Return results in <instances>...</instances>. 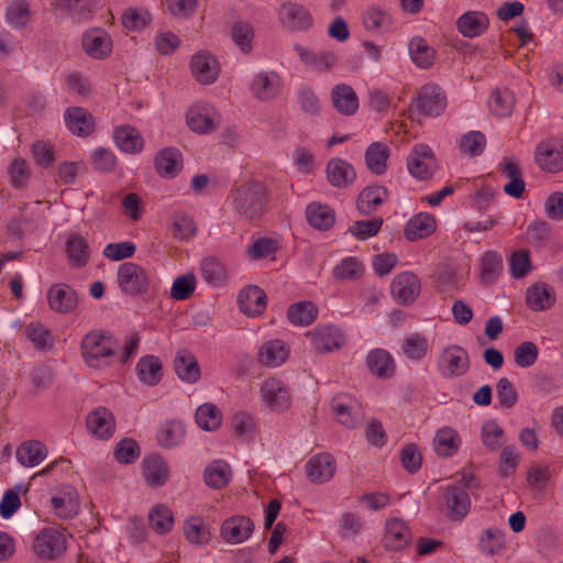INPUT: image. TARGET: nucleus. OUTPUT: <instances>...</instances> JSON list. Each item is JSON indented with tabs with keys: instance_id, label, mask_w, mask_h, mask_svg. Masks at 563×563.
I'll return each mask as SVG.
<instances>
[{
	"instance_id": "37998d69",
	"label": "nucleus",
	"mask_w": 563,
	"mask_h": 563,
	"mask_svg": "<svg viewBox=\"0 0 563 563\" xmlns=\"http://www.w3.org/2000/svg\"><path fill=\"white\" fill-rule=\"evenodd\" d=\"M306 219L311 227L328 230L335 221V213L328 205L311 202L306 208Z\"/></svg>"
},
{
	"instance_id": "cd10ccee",
	"label": "nucleus",
	"mask_w": 563,
	"mask_h": 563,
	"mask_svg": "<svg viewBox=\"0 0 563 563\" xmlns=\"http://www.w3.org/2000/svg\"><path fill=\"white\" fill-rule=\"evenodd\" d=\"M67 129L75 135L88 136L95 129L92 115L81 107L68 108L64 113Z\"/></svg>"
},
{
	"instance_id": "f704fd0d",
	"label": "nucleus",
	"mask_w": 563,
	"mask_h": 563,
	"mask_svg": "<svg viewBox=\"0 0 563 563\" xmlns=\"http://www.w3.org/2000/svg\"><path fill=\"white\" fill-rule=\"evenodd\" d=\"M177 376L186 383L194 384L200 379V367L196 356L184 349L177 352L174 361Z\"/></svg>"
},
{
	"instance_id": "f3484780",
	"label": "nucleus",
	"mask_w": 563,
	"mask_h": 563,
	"mask_svg": "<svg viewBox=\"0 0 563 563\" xmlns=\"http://www.w3.org/2000/svg\"><path fill=\"white\" fill-rule=\"evenodd\" d=\"M190 69L196 80L202 85L213 84L220 73L216 57L208 51H199L192 55Z\"/></svg>"
},
{
	"instance_id": "39448f33",
	"label": "nucleus",
	"mask_w": 563,
	"mask_h": 563,
	"mask_svg": "<svg viewBox=\"0 0 563 563\" xmlns=\"http://www.w3.org/2000/svg\"><path fill=\"white\" fill-rule=\"evenodd\" d=\"M470 510L471 498L463 486L451 484L443 488L442 511L451 521H462Z\"/></svg>"
},
{
	"instance_id": "72a5a7b5",
	"label": "nucleus",
	"mask_w": 563,
	"mask_h": 563,
	"mask_svg": "<svg viewBox=\"0 0 563 563\" xmlns=\"http://www.w3.org/2000/svg\"><path fill=\"white\" fill-rule=\"evenodd\" d=\"M115 145L124 153L137 154L144 147V139L135 128L131 125H121L113 132Z\"/></svg>"
},
{
	"instance_id": "c03bdc74",
	"label": "nucleus",
	"mask_w": 563,
	"mask_h": 563,
	"mask_svg": "<svg viewBox=\"0 0 563 563\" xmlns=\"http://www.w3.org/2000/svg\"><path fill=\"white\" fill-rule=\"evenodd\" d=\"M388 197L387 189L383 186L364 188L357 198L356 207L362 214H371Z\"/></svg>"
},
{
	"instance_id": "0e129e2a",
	"label": "nucleus",
	"mask_w": 563,
	"mask_h": 563,
	"mask_svg": "<svg viewBox=\"0 0 563 563\" xmlns=\"http://www.w3.org/2000/svg\"><path fill=\"white\" fill-rule=\"evenodd\" d=\"M7 22L14 29H22L30 22L31 13L29 3L24 0L11 2L7 8Z\"/></svg>"
},
{
	"instance_id": "f03ea898",
	"label": "nucleus",
	"mask_w": 563,
	"mask_h": 563,
	"mask_svg": "<svg viewBox=\"0 0 563 563\" xmlns=\"http://www.w3.org/2000/svg\"><path fill=\"white\" fill-rule=\"evenodd\" d=\"M231 203L236 213L253 220L266 210L268 192L260 180H249L238 186L230 195Z\"/></svg>"
},
{
	"instance_id": "c9c22d12",
	"label": "nucleus",
	"mask_w": 563,
	"mask_h": 563,
	"mask_svg": "<svg viewBox=\"0 0 563 563\" xmlns=\"http://www.w3.org/2000/svg\"><path fill=\"white\" fill-rule=\"evenodd\" d=\"M154 165L161 176L174 177L183 167L181 153L175 147H165L156 154Z\"/></svg>"
},
{
	"instance_id": "393cba45",
	"label": "nucleus",
	"mask_w": 563,
	"mask_h": 563,
	"mask_svg": "<svg viewBox=\"0 0 563 563\" xmlns=\"http://www.w3.org/2000/svg\"><path fill=\"white\" fill-rule=\"evenodd\" d=\"M498 172L508 180L504 185V192L516 199L521 198L526 188V183L517 161L505 159L500 162L498 164Z\"/></svg>"
},
{
	"instance_id": "58836bf2",
	"label": "nucleus",
	"mask_w": 563,
	"mask_h": 563,
	"mask_svg": "<svg viewBox=\"0 0 563 563\" xmlns=\"http://www.w3.org/2000/svg\"><path fill=\"white\" fill-rule=\"evenodd\" d=\"M143 475L148 485L163 486L168 481V465L159 456H147L143 461Z\"/></svg>"
},
{
	"instance_id": "e433bc0d",
	"label": "nucleus",
	"mask_w": 563,
	"mask_h": 563,
	"mask_svg": "<svg viewBox=\"0 0 563 563\" xmlns=\"http://www.w3.org/2000/svg\"><path fill=\"white\" fill-rule=\"evenodd\" d=\"M411 62L421 69L430 68L435 60V49L422 36H413L408 43Z\"/></svg>"
},
{
	"instance_id": "774afa93",
	"label": "nucleus",
	"mask_w": 563,
	"mask_h": 563,
	"mask_svg": "<svg viewBox=\"0 0 563 563\" xmlns=\"http://www.w3.org/2000/svg\"><path fill=\"white\" fill-rule=\"evenodd\" d=\"M201 274L206 283L213 286H221L227 279V269L217 258H206L201 263Z\"/></svg>"
},
{
	"instance_id": "423d86ee",
	"label": "nucleus",
	"mask_w": 563,
	"mask_h": 563,
	"mask_svg": "<svg viewBox=\"0 0 563 563\" xmlns=\"http://www.w3.org/2000/svg\"><path fill=\"white\" fill-rule=\"evenodd\" d=\"M470 366L467 352L460 345H449L441 351L437 360L438 372L450 379L465 374Z\"/></svg>"
},
{
	"instance_id": "6e6552de",
	"label": "nucleus",
	"mask_w": 563,
	"mask_h": 563,
	"mask_svg": "<svg viewBox=\"0 0 563 563\" xmlns=\"http://www.w3.org/2000/svg\"><path fill=\"white\" fill-rule=\"evenodd\" d=\"M186 121L191 131L199 134H209L219 126L220 114L213 106L197 102L188 109Z\"/></svg>"
},
{
	"instance_id": "bf43d9fd",
	"label": "nucleus",
	"mask_w": 563,
	"mask_h": 563,
	"mask_svg": "<svg viewBox=\"0 0 563 563\" xmlns=\"http://www.w3.org/2000/svg\"><path fill=\"white\" fill-rule=\"evenodd\" d=\"M401 350L409 360L419 361L427 355L429 343L424 335L411 333L404 339Z\"/></svg>"
},
{
	"instance_id": "0eeeda50",
	"label": "nucleus",
	"mask_w": 563,
	"mask_h": 563,
	"mask_svg": "<svg viewBox=\"0 0 563 563\" xmlns=\"http://www.w3.org/2000/svg\"><path fill=\"white\" fill-rule=\"evenodd\" d=\"M66 533L64 529L48 527L43 528L34 539V551L42 558L53 560L66 551Z\"/></svg>"
},
{
	"instance_id": "a19ab883",
	"label": "nucleus",
	"mask_w": 563,
	"mask_h": 563,
	"mask_svg": "<svg viewBox=\"0 0 563 563\" xmlns=\"http://www.w3.org/2000/svg\"><path fill=\"white\" fill-rule=\"evenodd\" d=\"M47 455L44 443L36 440L23 442L16 450L15 456L19 463L26 467H34L42 463Z\"/></svg>"
},
{
	"instance_id": "de8ad7c7",
	"label": "nucleus",
	"mask_w": 563,
	"mask_h": 563,
	"mask_svg": "<svg viewBox=\"0 0 563 563\" xmlns=\"http://www.w3.org/2000/svg\"><path fill=\"white\" fill-rule=\"evenodd\" d=\"M319 310L311 301H300L291 305L287 310V318L294 325L307 327L318 317Z\"/></svg>"
},
{
	"instance_id": "a18cd8bd",
	"label": "nucleus",
	"mask_w": 563,
	"mask_h": 563,
	"mask_svg": "<svg viewBox=\"0 0 563 563\" xmlns=\"http://www.w3.org/2000/svg\"><path fill=\"white\" fill-rule=\"evenodd\" d=\"M332 411L338 421L346 428H353L357 419V405L347 396H338L331 402Z\"/></svg>"
},
{
	"instance_id": "aec40b11",
	"label": "nucleus",
	"mask_w": 563,
	"mask_h": 563,
	"mask_svg": "<svg viewBox=\"0 0 563 563\" xmlns=\"http://www.w3.org/2000/svg\"><path fill=\"white\" fill-rule=\"evenodd\" d=\"M47 302L52 310L57 313H69L78 305L76 291L67 284H54L47 290Z\"/></svg>"
},
{
	"instance_id": "c756f323",
	"label": "nucleus",
	"mask_w": 563,
	"mask_h": 563,
	"mask_svg": "<svg viewBox=\"0 0 563 563\" xmlns=\"http://www.w3.org/2000/svg\"><path fill=\"white\" fill-rule=\"evenodd\" d=\"M489 25L488 16L482 11H467L456 21L457 31L465 37L474 38L486 32Z\"/></svg>"
},
{
	"instance_id": "5fc2aeb1",
	"label": "nucleus",
	"mask_w": 563,
	"mask_h": 563,
	"mask_svg": "<svg viewBox=\"0 0 563 563\" xmlns=\"http://www.w3.org/2000/svg\"><path fill=\"white\" fill-rule=\"evenodd\" d=\"M184 534L190 543L196 545H203L210 541L209 528L200 517H191L185 521Z\"/></svg>"
},
{
	"instance_id": "20e7f679",
	"label": "nucleus",
	"mask_w": 563,
	"mask_h": 563,
	"mask_svg": "<svg viewBox=\"0 0 563 563\" xmlns=\"http://www.w3.org/2000/svg\"><path fill=\"white\" fill-rule=\"evenodd\" d=\"M262 404L272 411L282 412L291 405V396L286 384L276 376L265 378L260 386Z\"/></svg>"
},
{
	"instance_id": "a211bd4d",
	"label": "nucleus",
	"mask_w": 563,
	"mask_h": 563,
	"mask_svg": "<svg viewBox=\"0 0 563 563\" xmlns=\"http://www.w3.org/2000/svg\"><path fill=\"white\" fill-rule=\"evenodd\" d=\"M253 531V521L246 516L238 515L223 521L220 536L229 544H240L249 540Z\"/></svg>"
},
{
	"instance_id": "4be33fe9",
	"label": "nucleus",
	"mask_w": 563,
	"mask_h": 563,
	"mask_svg": "<svg viewBox=\"0 0 563 563\" xmlns=\"http://www.w3.org/2000/svg\"><path fill=\"white\" fill-rule=\"evenodd\" d=\"M294 49L306 67L318 73L331 70L338 62L336 55L329 51L317 53L300 44H295Z\"/></svg>"
},
{
	"instance_id": "052dcab7",
	"label": "nucleus",
	"mask_w": 563,
	"mask_h": 563,
	"mask_svg": "<svg viewBox=\"0 0 563 563\" xmlns=\"http://www.w3.org/2000/svg\"><path fill=\"white\" fill-rule=\"evenodd\" d=\"M364 527L365 522L358 514L346 511L338 520V534L342 539H350L361 534Z\"/></svg>"
},
{
	"instance_id": "69168bd1",
	"label": "nucleus",
	"mask_w": 563,
	"mask_h": 563,
	"mask_svg": "<svg viewBox=\"0 0 563 563\" xmlns=\"http://www.w3.org/2000/svg\"><path fill=\"white\" fill-rule=\"evenodd\" d=\"M383 223L384 220L380 217H375L369 220L355 221L349 227L346 232L357 240L364 241L375 236L380 231Z\"/></svg>"
},
{
	"instance_id": "f8f14e48",
	"label": "nucleus",
	"mask_w": 563,
	"mask_h": 563,
	"mask_svg": "<svg viewBox=\"0 0 563 563\" xmlns=\"http://www.w3.org/2000/svg\"><path fill=\"white\" fill-rule=\"evenodd\" d=\"M306 335L312 346L322 353L339 350L345 343V334L339 327L333 324L318 325L307 332Z\"/></svg>"
},
{
	"instance_id": "79ce46f5",
	"label": "nucleus",
	"mask_w": 563,
	"mask_h": 563,
	"mask_svg": "<svg viewBox=\"0 0 563 563\" xmlns=\"http://www.w3.org/2000/svg\"><path fill=\"white\" fill-rule=\"evenodd\" d=\"M136 374L139 379L147 385H157L163 376V366L159 358L155 355H145L136 364Z\"/></svg>"
},
{
	"instance_id": "4c0bfd02",
	"label": "nucleus",
	"mask_w": 563,
	"mask_h": 563,
	"mask_svg": "<svg viewBox=\"0 0 563 563\" xmlns=\"http://www.w3.org/2000/svg\"><path fill=\"white\" fill-rule=\"evenodd\" d=\"M366 365L372 374L380 378H388L395 372L394 358L384 349L371 350L366 356Z\"/></svg>"
},
{
	"instance_id": "ddd939ff",
	"label": "nucleus",
	"mask_w": 563,
	"mask_h": 563,
	"mask_svg": "<svg viewBox=\"0 0 563 563\" xmlns=\"http://www.w3.org/2000/svg\"><path fill=\"white\" fill-rule=\"evenodd\" d=\"M290 356V345L280 339H271L258 345L256 361L261 366L277 368Z\"/></svg>"
},
{
	"instance_id": "4d7b16f0",
	"label": "nucleus",
	"mask_w": 563,
	"mask_h": 563,
	"mask_svg": "<svg viewBox=\"0 0 563 563\" xmlns=\"http://www.w3.org/2000/svg\"><path fill=\"white\" fill-rule=\"evenodd\" d=\"M389 156L388 147L383 143H372L365 152V161L368 169L380 175L386 170V162Z\"/></svg>"
},
{
	"instance_id": "338daca9",
	"label": "nucleus",
	"mask_w": 563,
	"mask_h": 563,
	"mask_svg": "<svg viewBox=\"0 0 563 563\" xmlns=\"http://www.w3.org/2000/svg\"><path fill=\"white\" fill-rule=\"evenodd\" d=\"M152 21L150 11L145 8H129L122 14V23L129 31H141Z\"/></svg>"
},
{
	"instance_id": "9b49d317",
	"label": "nucleus",
	"mask_w": 563,
	"mask_h": 563,
	"mask_svg": "<svg viewBox=\"0 0 563 563\" xmlns=\"http://www.w3.org/2000/svg\"><path fill=\"white\" fill-rule=\"evenodd\" d=\"M117 280L121 290L130 295L145 291L148 285L145 269L132 262H125L119 266Z\"/></svg>"
},
{
	"instance_id": "9d476101",
	"label": "nucleus",
	"mask_w": 563,
	"mask_h": 563,
	"mask_svg": "<svg viewBox=\"0 0 563 563\" xmlns=\"http://www.w3.org/2000/svg\"><path fill=\"white\" fill-rule=\"evenodd\" d=\"M278 20L289 31L306 32L313 24L310 11L297 2H285L278 10Z\"/></svg>"
},
{
	"instance_id": "2f4dec72",
	"label": "nucleus",
	"mask_w": 563,
	"mask_h": 563,
	"mask_svg": "<svg viewBox=\"0 0 563 563\" xmlns=\"http://www.w3.org/2000/svg\"><path fill=\"white\" fill-rule=\"evenodd\" d=\"M266 295L263 289L257 286H247L239 294V307L241 311L250 317L261 314L266 307Z\"/></svg>"
},
{
	"instance_id": "7c9ffc66",
	"label": "nucleus",
	"mask_w": 563,
	"mask_h": 563,
	"mask_svg": "<svg viewBox=\"0 0 563 563\" xmlns=\"http://www.w3.org/2000/svg\"><path fill=\"white\" fill-rule=\"evenodd\" d=\"M462 445V439L459 432L452 427L440 428L433 438V448L441 457H452Z\"/></svg>"
},
{
	"instance_id": "3c124183",
	"label": "nucleus",
	"mask_w": 563,
	"mask_h": 563,
	"mask_svg": "<svg viewBox=\"0 0 563 563\" xmlns=\"http://www.w3.org/2000/svg\"><path fill=\"white\" fill-rule=\"evenodd\" d=\"M365 272L364 264L355 256H346L334 266L332 276L338 280H356Z\"/></svg>"
},
{
	"instance_id": "603ef678",
	"label": "nucleus",
	"mask_w": 563,
	"mask_h": 563,
	"mask_svg": "<svg viewBox=\"0 0 563 563\" xmlns=\"http://www.w3.org/2000/svg\"><path fill=\"white\" fill-rule=\"evenodd\" d=\"M231 428L235 437L243 441H252L257 431L254 417L246 411H238L232 416Z\"/></svg>"
},
{
	"instance_id": "a878e982",
	"label": "nucleus",
	"mask_w": 563,
	"mask_h": 563,
	"mask_svg": "<svg viewBox=\"0 0 563 563\" xmlns=\"http://www.w3.org/2000/svg\"><path fill=\"white\" fill-rule=\"evenodd\" d=\"M65 252L73 267H85L90 261L91 247L86 238L78 233H69L67 235Z\"/></svg>"
},
{
	"instance_id": "864d4df0",
	"label": "nucleus",
	"mask_w": 563,
	"mask_h": 563,
	"mask_svg": "<svg viewBox=\"0 0 563 563\" xmlns=\"http://www.w3.org/2000/svg\"><path fill=\"white\" fill-rule=\"evenodd\" d=\"M148 523L156 533L169 532L174 526L172 510L163 504L154 506L148 512Z\"/></svg>"
},
{
	"instance_id": "49530a36",
	"label": "nucleus",
	"mask_w": 563,
	"mask_h": 563,
	"mask_svg": "<svg viewBox=\"0 0 563 563\" xmlns=\"http://www.w3.org/2000/svg\"><path fill=\"white\" fill-rule=\"evenodd\" d=\"M203 479L209 487L217 489L222 488L231 479V467L227 462L216 460L205 468Z\"/></svg>"
},
{
	"instance_id": "ea45409f",
	"label": "nucleus",
	"mask_w": 563,
	"mask_h": 563,
	"mask_svg": "<svg viewBox=\"0 0 563 563\" xmlns=\"http://www.w3.org/2000/svg\"><path fill=\"white\" fill-rule=\"evenodd\" d=\"M385 530L384 543L388 550L398 551L408 543L409 529L402 520L397 518L387 520Z\"/></svg>"
},
{
	"instance_id": "680f3d73",
	"label": "nucleus",
	"mask_w": 563,
	"mask_h": 563,
	"mask_svg": "<svg viewBox=\"0 0 563 563\" xmlns=\"http://www.w3.org/2000/svg\"><path fill=\"white\" fill-rule=\"evenodd\" d=\"M478 543L482 552L498 554L505 547V533L497 528H487L481 533Z\"/></svg>"
},
{
	"instance_id": "f257e3e1",
	"label": "nucleus",
	"mask_w": 563,
	"mask_h": 563,
	"mask_svg": "<svg viewBox=\"0 0 563 563\" xmlns=\"http://www.w3.org/2000/svg\"><path fill=\"white\" fill-rule=\"evenodd\" d=\"M118 341L107 331L93 330L81 341V354L85 363L96 369L109 367L117 358Z\"/></svg>"
},
{
	"instance_id": "412c9836",
	"label": "nucleus",
	"mask_w": 563,
	"mask_h": 563,
	"mask_svg": "<svg viewBox=\"0 0 563 563\" xmlns=\"http://www.w3.org/2000/svg\"><path fill=\"white\" fill-rule=\"evenodd\" d=\"M282 89V80L275 71H261L254 76L250 90L254 98L269 101L276 98Z\"/></svg>"
},
{
	"instance_id": "7ed1b4c3",
	"label": "nucleus",
	"mask_w": 563,
	"mask_h": 563,
	"mask_svg": "<svg viewBox=\"0 0 563 563\" xmlns=\"http://www.w3.org/2000/svg\"><path fill=\"white\" fill-rule=\"evenodd\" d=\"M446 97L440 86L435 84L423 85L410 110L420 117H439L446 108Z\"/></svg>"
},
{
	"instance_id": "b1692460",
	"label": "nucleus",
	"mask_w": 563,
	"mask_h": 563,
	"mask_svg": "<svg viewBox=\"0 0 563 563\" xmlns=\"http://www.w3.org/2000/svg\"><path fill=\"white\" fill-rule=\"evenodd\" d=\"M88 430L100 440L110 439L115 431L113 413L104 407H98L87 417Z\"/></svg>"
},
{
	"instance_id": "09e8293b",
	"label": "nucleus",
	"mask_w": 563,
	"mask_h": 563,
	"mask_svg": "<svg viewBox=\"0 0 563 563\" xmlns=\"http://www.w3.org/2000/svg\"><path fill=\"white\" fill-rule=\"evenodd\" d=\"M195 419L200 429L216 431L222 423V412L214 404L206 402L196 409Z\"/></svg>"
},
{
	"instance_id": "5701e85b",
	"label": "nucleus",
	"mask_w": 563,
	"mask_h": 563,
	"mask_svg": "<svg viewBox=\"0 0 563 563\" xmlns=\"http://www.w3.org/2000/svg\"><path fill=\"white\" fill-rule=\"evenodd\" d=\"M327 179L334 188H346L356 179V172L347 161L334 157L325 166Z\"/></svg>"
},
{
	"instance_id": "4468645a",
	"label": "nucleus",
	"mask_w": 563,
	"mask_h": 563,
	"mask_svg": "<svg viewBox=\"0 0 563 563\" xmlns=\"http://www.w3.org/2000/svg\"><path fill=\"white\" fill-rule=\"evenodd\" d=\"M421 284L417 275L411 272L397 274L390 284L394 300L401 306L412 303L420 294Z\"/></svg>"
},
{
	"instance_id": "e2e57ef3",
	"label": "nucleus",
	"mask_w": 563,
	"mask_h": 563,
	"mask_svg": "<svg viewBox=\"0 0 563 563\" xmlns=\"http://www.w3.org/2000/svg\"><path fill=\"white\" fill-rule=\"evenodd\" d=\"M481 438L485 448L495 452L505 443V431L495 420H489L482 426Z\"/></svg>"
},
{
	"instance_id": "6ab92c4d",
	"label": "nucleus",
	"mask_w": 563,
	"mask_h": 563,
	"mask_svg": "<svg viewBox=\"0 0 563 563\" xmlns=\"http://www.w3.org/2000/svg\"><path fill=\"white\" fill-rule=\"evenodd\" d=\"M526 305L533 312H541L551 309L556 301L554 288L544 283L536 282L526 289Z\"/></svg>"
},
{
	"instance_id": "2eb2a0df",
	"label": "nucleus",
	"mask_w": 563,
	"mask_h": 563,
	"mask_svg": "<svg viewBox=\"0 0 563 563\" xmlns=\"http://www.w3.org/2000/svg\"><path fill=\"white\" fill-rule=\"evenodd\" d=\"M536 162L541 169L549 173L563 170V140L541 142L536 150Z\"/></svg>"
},
{
	"instance_id": "c85d7f7f",
	"label": "nucleus",
	"mask_w": 563,
	"mask_h": 563,
	"mask_svg": "<svg viewBox=\"0 0 563 563\" xmlns=\"http://www.w3.org/2000/svg\"><path fill=\"white\" fill-rule=\"evenodd\" d=\"M334 109L342 115H353L358 109V98L354 89L346 84H338L331 90Z\"/></svg>"
},
{
	"instance_id": "13d9d810",
	"label": "nucleus",
	"mask_w": 563,
	"mask_h": 563,
	"mask_svg": "<svg viewBox=\"0 0 563 563\" xmlns=\"http://www.w3.org/2000/svg\"><path fill=\"white\" fill-rule=\"evenodd\" d=\"M509 273L515 279L527 277L533 269L530 252L528 250H518L510 254L508 258Z\"/></svg>"
},
{
	"instance_id": "6e6d98bb",
	"label": "nucleus",
	"mask_w": 563,
	"mask_h": 563,
	"mask_svg": "<svg viewBox=\"0 0 563 563\" xmlns=\"http://www.w3.org/2000/svg\"><path fill=\"white\" fill-rule=\"evenodd\" d=\"M390 14L377 7L367 9L363 14V25L371 32H386L391 25Z\"/></svg>"
},
{
	"instance_id": "dca6fc26",
	"label": "nucleus",
	"mask_w": 563,
	"mask_h": 563,
	"mask_svg": "<svg viewBox=\"0 0 563 563\" xmlns=\"http://www.w3.org/2000/svg\"><path fill=\"white\" fill-rule=\"evenodd\" d=\"M82 48L93 59H104L112 52V38L100 27H91L82 35Z\"/></svg>"
},
{
	"instance_id": "bb28decb",
	"label": "nucleus",
	"mask_w": 563,
	"mask_h": 563,
	"mask_svg": "<svg viewBox=\"0 0 563 563\" xmlns=\"http://www.w3.org/2000/svg\"><path fill=\"white\" fill-rule=\"evenodd\" d=\"M308 478L313 483L330 481L335 472V461L329 453L311 456L306 463Z\"/></svg>"
},
{
	"instance_id": "8fccbe9b",
	"label": "nucleus",
	"mask_w": 563,
	"mask_h": 563,
	"mask_svg": "<svg viewBox=\"0 0 563 563\" xmlns=\"http://www.w3.org/2000/svg\"><path fill=\"white\" fill-rule=\"evenodd\" d=\"M488 107L496 117L506 118L510 115L515 107L514 92L507 88L496 89L489 97Z\"/></svg>"
},
{
	"instance_id": "1a4fd4ad",
	"label": "nucleus",
	"mask_w": 563,
	"mask_h": 563,
	"mask_svg": "<svg viewBox=\"0 0 563 563\" xmlns=\"http://www.w3.org/2000/svg\"><path fill=\"white\" fill-rule=\"evenodd\" d=\"M407 168L419 180L431 178L437 169V159L430 146L416 144L408 155Z\"/></svg>"
},
{
	"instance_id": "473e14b6",
	"label": "nucleus",
	"mask_w": 563,
	"mask_h": 563,
	"mask_svg": "<svg viewBox=\"0 0 563 563\" xmlns=\"http://www.w3.org/2000/svg\"><path fill=\"white\" fill-rule=\"evenodd\" d=\"M437 228L435 218L428 212H419L411 217L405 227V236L408 241H417L431 235Z\"/></svg>"
}]
</instances>
